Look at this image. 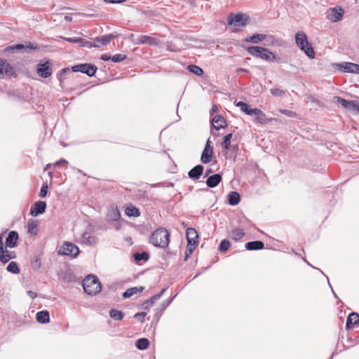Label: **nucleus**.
Listing matches in <instances>:
<instances>
[{
	"label": "nucleus",
	"instance_id": "1",
	"mask_svg": "<svg viewBox=\"0 0 359 359\" xmlns=\"http://www.w3.org/2000/svg\"><path fill=\"white\" fill-rule=\"evenodd\" d=\"M170 233L164 228H158L154 231L150 238L149 243L153 245L165 248L169 244Z\"/></svg>",
	"mask_w": 359,
	"mask_h": 359
},
{
	"label": "nucleus",
	"instance_id": "2",
	"mask_svg": "<svg viewBox=\"0 0 359 359\" xmlns=\"http://www.w3.org/2000/svg\"><path fill=\"white\" fill-rule=\"evenodd\" d=\"M247 51L250 55L267 62H279L280 60L274 53L264 47L251 46L247 48Z\"/></svg>",
	"mask_w": 359,
	"mask_h": 359
},
{
	"label": "nucleus",
	"instance_id": "3",
	"mask_svg": "<svg viewBox=\"0 0 359 359\" xmlns=\"http://www.w3.org/2000/svg\"><path fill=\"white\" fill-rule=\"evenodd\" d=\"M84 292L90 296L98 294L102 289L101 283L98 278L93 274L88 275L82 281Z\"/></svg>",
	"mask_w": 359,
	"mask_h": 359
},
{
	"label": "nucleus",
	"instance_id": "4",
	"mask_svg": "<svg viewBox=\"0 0 359 359\" xmlns=\"http://www.w3.org/2000/svg\"><path fill=\"white\" fill-rule=\"evenodd\" d=\"M295 42L299 48L306 56L313 59L315 57V52L311 44L308 41L307 36L303 31H298L295 34Z\"/></svg>",
	"mask_w": 359,
	"mask_h": 359
},
{
	"label": "nucleus",
	"instance_id": "5",
	"mask_svg": "<svg viewBox=\"0 0 359 359\" xmlns=\"http://www.w3.org/2000/svg\"><path fill=\"white\" fill-rule=\"evenodd\" d=\"M59 255L69 256L72 258H76L80 253V250L74 243L65 241L62 246L58 251Z\"/></svg>",
	"mask_w": 359,
	"mask_h": 359
},
{
	"label": "nucleus",
	"instance_id": "6",
	"mask_svg": "<svg viewBox=\"0 0 359 359\" xmlns=\"http://www.w3.org/2000/svg\"><path fill=\"white\" fill-rule=\"evenodd\" d=\"M36 70L41 78H48L53 74L52 64L48 60H42L37 64Z\"/></svg>",
	"mask_w": 359,
	"mask_h": 359
},
{
	"label": "nucleus",
	"instance_id": "7",
	"mask_svg": "<svg viewBox=\"0 0 359 359\" xmlns=\"http://www.w3.org/2000/svg\"><path fill=\"white\" fill-rule=\"evenodd\" d=\"M17 74L12 67L5 59L0 58V79L15 78Z\"/></svg>",
	"mask_w": 359,
	"mask_h": 359
},
{
	"label": "nucleus",
	"instance_id": "8",
	"mask_svg": "<svg viewBox=\"0 0 359 359\" xmlns=\"http://www.w3.org/2000/svg\"><path fill=\"white\" fill-rule=\"evenodd\" d=\"M336 102L340 104L341 107L346 111L353 112L355 114L359 113V103L355 100H346L339 96L334 97Z\"/></svg>",
	"mask_w": 359,
	"mask_h": 359
},
{
	"label": "nucleus",
	"instance_id": "9",
	"mask_svg": "<svg viewBox=\"0 0 359 359\" xmlns=\"http://www.w3.org/2000/svg\"><path fill=\"white\" fill-rule=\"evenodd\" d=\"M97 69V68L95 65L89 63L76 65L72 67V72L86 74L90 77L95 76Z\"/></svg>",
	"mask_w": 359,
	"mask_h": 359
},
{
	"label": "nucleus",
	"instance_id": "10",
	"mask_svg": "<svg viewBox=\"0 0 359 359\" xmlns=\"http://www.w3.org/2000/svg\"><path fill=\"white\" fill-rule=\"evenodd\" d=\"M39 48L38 47V46L36 44L32 43L31 42H27V43H26V44L18 43V44L13 45V46H8L4 49V51L11 53V52H13L15 50H17V51L22 50L23 52H25V53H30L32 50H39Z\"/></svg>",
	"mask_w": 359,
	"mask_h": 359
},
{
	"label": "nucleus",
	"instance_id": "11",
	"mask_svg": "<svg viewBox=\"0 0 359 359\" xmlns=\"http://www.w3.org/2000/svg\"><path fill=\"white\" fill-rule=\"evenodd\" d=\"M248 17L242 13H238L236 15L230 14L227 17V22L229 25H235L236 27H244L247 25Z\"/></svg>",
	"mask_w": 359,
	"mask_h": 359
},
{
	"label": "nucleus",
	"instance_id": "12",
	"mask_svg": "<svg viewBox=\"0 0 359 359\" xmlns=\"http://www.w3.org/2000/svg\"><path fill=\"white\" fill-rule=\"evenodd\" d=\"M343 72L354 73L359 74V65L352 62H341L337 65Z\"/></svg>",
	"mask_w": 359,
	"mask_h": 359
},
{
	"label": "nucleus",
	"instance_id": "13",
	"mask_svg": "<svg viewBox=\"0 0 359 359\" xmlns=\"http://www.w3.org/2000/svg\"><path fill=\"white\" fill-rule=\"evenodd\" d=\"M46 202L39 201L34 203L30 210V214L32 216L37 217L46 212Z\"/></svg>",
	"mask_w": 359,
	"mask_h": 359
},
{
	"label": "nucleus",
	"instance_id": "14",
	"mask_svg": "<svg viewBox=\"0 0 359 359\" xmlns=\"http://www.w3.org/2000/svg\"><path fill=\"white\" fill-rule=\"evenodd\" d=\"M209 142L208 140L201 156V161L204 164H207L210 162L213 154V148L210 145Z\"/></svg>",
	"mask_w": 359,
	"mask_h": 359
},
{
	"label": "nucleus",
	"instance_id": "15",
	"mask_svg": "<svg viewBox=\"0 0 359 359\" xmlns=\"http://www.w3.org/2000/svg\"><path fill=\"white\" fill-rule=\"evenodd\" d=\"M135 43L158 46L159 43V39L147 35H141L137 39V41Z\"/></svg>",
	"mask_w": 359,
	"mask_h": 359
},
{
	"label": "nucleus",
	"instance_id": "16",
	"mask_svg": "<svg viewBox=\"0 0 359 359\" xmlns=\"http://www.w3.org/2000/svg\"><path fill=\"white\" fill-rule=\"evenodd\" d=\"M344 14V10L341 7H334L330 9V13L329 14V19L333 22H336L341 20Z\"/></svg>",
	"mask_w": 359,
	"mask_h": 359
},
{
	"label": "nucleus",
	"instance_id": "17",
	"mask_svg": "<svg viewBox=\"0 0 359 359\" xmlns=\"http://www.w3.org/2000/svg\"><path fill=\"white\" fill-rule=\"evenodd\" d=\"M19 239V234L16 231H11L8 233L6 238V247L13 248L17 245Z\"/></svg>",
	"mask_w": 359,
	"mask_h": 359
},
{
	"label": "nucleus",
	"instance_id": "18",
	"mask_svg": "<svg viewBox=\"0 0 359 359\" xmlns=\"http://www.w3.org/2000/svg\"><path fill=\"white\" fill-rule=\"evenodd\" d=\"M121 217V212L117 207H111L109 209L106 216L107 222L111 223L112 222H118Z\"/></svg>",
	"mask_w": 359,
	"mask_h": 359
},
{
	"label": "nucleus",
	"instance_id": "19",
	"mask_svg": "<svg viewBox=\"0 0 359 359\" xmlns=\"http://www.w3.org/2000/svg\"><path fill=\"white\" fill-rule=\"evenodd\" d=\"M204 167L201 165H196L188 172V176L193 180H198L203 175Z\"/></svg>",
	"mask_w": 359,
	"mask_h": 359
},
{
	"label": "nucleus",
	"instance_id": "20",
	"mask_svg": "<svg viewBox=\"0 0 359 359\" xmlns=\"http://www.w3.org/2000/svg\"><path fill=\"white\" fill-rule=\"evenodd\" d=\"M98 242V238L95 236L90 235L88 232H84L81 238V243L88 245V246H94Z\"/></svg>",
	"mask_w": 359,
	"mask_h": 359
},
{
	"label": "nucleus",
	"instance_id": "21",
	"mask_svg": "<svg viewBox=\"0 0 359 359\" xmlns=\"http://www.w3.org/2000/svg\"><path fill=\"white\" fill-rule=\"evenodd\" d=\"M359 323V314L355 312L351 313L346 319V328L347 330L352 329Z\"/></svg>",
	"mask_w": 359,
	"mask_h": 359
},
{
	"label": "nucleus",
	"instance_id": "22",
	"mask_svg": "<svg viewBox=\"0 0 359 359\" xmlns=\"http://www.w3.org/2000/svg\"><path fill=\"white\" fill-rule=\"evenodd\" d=\"M232 137H233V134L231 133H230L226 135L223 137V142L222 143V147L224 151H225L224 155H226V151L228 150L231 149L233 151H235L238 149V147L236 145L231 147V140Z\"/></svg>",
	"mask_w": 359,
	"mask_h": 359
},
{
	"label": "nucleus",
	"instance_id": "23",
	"mask_svg": "<svg viewBox=\"0 0 359 359\" xmlns=\"http://www.w3.org/2000/svg\"><path fill=\"white\" fill-rule=\"evenodd\" d=\"M222 175L216 173L209 176L206 180V184L209 188L216 187L222 181Z\"/></svg>",
	"mask_w": 359,
	"mask_h": 359
},
{
	"label": "nucleus",
	"instance_id": "24",
	"mask_svg": "<svg viewBox=\"0 0 359 359\" xmlns=\"http://www.w3.org/2000/svg\"><path fill=\"white\" fill-rule=\"evenodd\" d=\"M176 295L168 298V299L163 301L161 305L156 309V314L155 316L156 318H159L161 316L164 311L166 309L167 307L169 306V305L171 304V302L173 301V299L175 298Z\"/></svg>",
	"mask_w": 359,
	"mask_h": 359
},
{
	"label": "nucleus",
	"instance_id": "25",
	"mask_svg": "<svg viewBox=\"0 0 359 359\" xmlns=\"http://www.w3.org/2000/svg\"><path fill=\"white\" fill-rule=\"evenodd\" d=\"M36 320L39 323L46 324L50 321V313L47 310L38 311L36 314Z\"/></svg>",
	"mask_w": 359,
	"mask_h": 359
},
{
	"label": "nucleus",
	"instance_id": "26",
	"mask_svg": "<svg viewBox=\"0 0 359 359\" xmlns=\"http://www.w3.org/2000/svg\"><path fill=\"white\" fill-rule=\"evenodd\" d=\"M16 257L15 252L14 251H8L7 249L4 248V250L0 252V261L3 264L7 263L9 260L15 259Z\"/></svg>",
	"mask_w": 359,
	"mask_h": 359
},
{
	"label": "nucleus",
	"instance_id": "27",
	"mask_svg": "<svg viewBox=\"0 0 359 359\" xmlns=\"http://www.w3.org/2000/svg\"><path fill=\"white\" fill-rule=\"evenodd\" d=\"M247 250H259L264 248V243L261 241H249L245 245Z\"/></svg>",
	"mask_w": 359,
	"mask_h": 359
},
{
	"label": "nucleus",
	"instance_id": "28",
	"mask_svg": "<svg viewBox=\"0 0 359 359\" xmlns=\"http://www.w3.org/2000/svg\"><path fill=\"white\" fill-rule=\"evenodd\" d=\"M267 38V35L264 34H254L250 36L246 37L245 39V41L252 43H259L263 40L266 39Z\"/></svg>",
	"mask_w": 359,
	"mask_h": 359
},
{
	"label": "nucleus",
	"instance_id": "29",
	"mask_svg": "<svg viewBox=\"0 0 359 359\" xmlns=\"http://www.w3.org/2000/svg\"><path fill=\"white\" fill-rule=\"evenodd\" d=\"M245 233L243 229L235 227L230 232V237L235 241H240L245 236Z\"/></svg>",
	"mask_w": 359,
	"mask_h": 359
},
{
	"label": "nucleus",
	"instance_id": "30",
	"mask_svg": "<svg viewBox=\"0 0 359 359\" xmlns=\"http://www.w3.org/2000/svg\"><path fill=\"white\" fill-rule=\"evenodd\" d=\"M228 203L231 205H236L241 201V196L237 191H231L227 196Z\"/></svg>",
	"mask_w": 359,
	"mask_h": 359
},
{
	"label": "nucleus",
	"instance_id": "31",
	"mask_svg": "<svg viewBox=\"0 0 359 359\" xmlns=\"http://www.w3.org/2000/svg\"><path fill=\"white\" fill-rule=\"evenodd\" d=\"M144 287L142 286H140V287H130L128 290H126L123 293V297L124 299H127V298H130V297H132L133 294L137 293V292H141L144 290Z\"/></svg>",
	"mask_w": 359,
	"mask_h": 359
},
{
	"label": "nucleus",
	"instance_id": "32",
	"mask_svg": "<svg viewBox=\"0 0 359 359\" xmlns=\"http://www.w3.org/2000/svg\"><path fill=\"white\" fill-rule=\"evenodd\" d=\"M116 37L113 34H105L94 39L95 42L101 43L102 45L108 44L112 39Z\"/></svg>",
	"mask_w": 359,
	"mask_h": 359
},
{
	"label": "nucleus",
	"instance_id": "33",
	"mask_svg": "<svg viewBox=\"0 0 359 359\" xmlns=\"http://www.w3.org/2000/svg\"><path fill=\"white\" fill-rule=\"evenodd\" d=\"M219 121H222V122H224L225 123V120L224 118V117L221 115H216L214 117L212 118L211 119V123L212 125V127L217 130H220L221 128H224L226 126V125L225 126H223L222 124H219V125H215V123H218Z\"/></svg>",
	"mask_w": 359,
	"mask_h": 359
},
{
	"label": "nucleus",
	"instance_id": "34",
	"mask_svg": "<svg viewBox=\"0 0 359 359\" xmlns=\"http://www.w3.org/2000/svg\"><path fill=\"white\" fill-rule=\"evenodd\" d=\"M125 214L128 217H139L140 215V210L136 208L135 206L130 205L129 206H127L125 209Z\"/></svg>",
	"mask_w": 359,
	"mask_h": 359
},
{
	"label": "nucleus",
	"instance_id": "35",
	"mask_svg": "<svg viewBox=\"0 0 359 359\" xmlns=\"http://www.w3.org/2000/svg\"><path fill=\"white\" fill-rule=\"evenodd\" d=\"M135 346L139 350L143 351L147 349L149 346V341L147 338L138 339L135 342Z\"/></svg>",
	"mask_w": 359,
	"mask_h": 359
},
{
	"label": "nucleus",
	"instance_id": "36",
	"mask_svg": "<svg viewBox=\"0 0 359 359\" xmlns=\"http://www.w3.org/2000/svg\"><path fill=\"white\" fill-rule=\"evenodd\" d=\"M109 316L114 320H121L124 317V313L121 311L111 309L109 311Z\"/></svg>",
	"mask_w": 359,
	"mask_h": 359
},
{
	"label": "nucleus",
	"instance_id": "37",
	"mask_svg": "<svg viewBox=\"0 0 359 359\" xmlns=\"http://www.w3.org/2000/svg\"><path fill=\"white\" fill-rule=\"evenodd\" d=\"M187 69L191 73L196 76H202L204 73L202 68L195 65H189L187 66Z\"/></svg>",
	"mask_w": 359,
	"mask_h": 359
},
{
	"label": "nucleus",
	"instance_id": "38",
	"mask_svg": "<svg viewBox=\"0 0 359 359\" xmlns=\"http://www.w3.org/2000/svg\"><path fill=\"white\" fill-rule=\"evenodd\" d=\"M6 269L8 272L13 274H18L20 271L18 264L14 261H12L8 264Z\"/></svg>",
	"mask_w": 359,
	"mask_h": 359
},
{
	"label": "nucleus",
	"instance_id": "39",
	"mask_svg": "<svg viewBox=\"0 0 359 359\" xmlns=\"http://www.w3.org/2000/svg\"><path fill=\"white\" fill-rule=\"evenodd\" d=\"M230 246H231L230 241L226 238L223 239V240H222V241L220 242V243L219 245L218 250L220 252H225L229 250Z\"/></svg>",
	"mask_w": 359,
	"mask_h": 359
},
{
	"label": "nucleus",
	"instance_id": "40",
	"mask_svg": "<svg viewBox=\"0 0 359 359\" xmlns=\"http://www.w3.org/2000/svg\"><path fill=\"white\" fill-rule=\"evenodd\" d=\"M149 258V255L147 252H135L134 254V259L137 262L140 261H147Z\"/></svg>",
	"mask_w": 359,
	"mask_h": 359
},
{
	"label": "nucleus",
	"instance_id": "41",
	"mask_svg": "<svg viewBox=\"0 0 359 359\" xmlns=\"http://www.w3.org/2000/svg\"><path fill=\"white\" fill-rule=\"evenodd\" d=\"M157 300V298L155 297V295H154L149 299L144 302L141 306V308L144 309H149V306L154 305Z\"/></svg>",
	"mask_w": 359,
	"mask_h": 359
},
{
	"label": "nucleus",
	"instance_id": "42",
	"mask_svg": "<svg viewBox=\"0 0 359 359\" xmlns=\"http://www.w3.org/2000/svg\"><path fill=\"white\" fill-rule=\"evenodd\" d=\"M28 233L32 235L37 234V225L34 221H29L27 225Z\"/></svg>",
	"mask_w": 359,
	"mask_h": 359
},
{
	"label": "nucleus",
	"instance_id": "43",
	"mask_svg": "<svg viewBox=\"0 0 359 359\" xmlns=\"http://www.w3.org/2000/svg\"><path fill=\"white\" fill-rule=\"evenodd\" d=\"M186 237H187V238H198V235L195 229L190 227V228H187L186 230Z\"/></svg>",
	"mask_w": 359,
	"mask_h": 359
},
{
	"label": "nucleus",
	"instance_id": "44",
	"mask_svg": "<svg viewBox=\"0 0 359 359\" xmlns=\"http://www.w3.org/2000/svg\"><path fill=\"white\" fill-rule=\"evenodd\" d=\"M126 57V55L118 53L111 56V61L117 63L123 61Z\"/></svg>",
	"mask_w": 359,
	"mask_h": 359
},
{
	"label": "nucleus",
	"instance_id": "45",
	"mask_svg": "<svg viewBox=\"0 0 359 359\" xmlns=\"http://www.w3.org/2000/svg\"><path fill=\"white\" fill-rule=\"evenodd\" d=\"M270 93L276 97H282L285 95V91L280 88H271Z\"/></svg>",
	"mask_w": 359,
	"mask_h": 359
},
{
	"label": "nucleus",
	"instance_id": "46",
	"mask_svg": "<svg viewBox=\"0 0 359 359\" xmlns=\"http://www.w3.org/2000/svg\"><path fill=\"white\" fill-rule=\"evenodd\" d=\"M195 248H196L195 246H191V245H187L186 250H185V257H184L185 261H187L188 257L193 253Z\"/></svg>",
	"mask_w": 359,
	"mask_h": 359
},
{
	"label": "nucleus",
	"instance_id": "47",
	"mask_svg": "<svg viewBox=\"0 0 359 359\" xmlns=\"http://www.w3.org/2000/svg\"><path fill=\"white\" fill-rule=\"evenodd\" d=\"M48 187L47 183H43L41 186L40 192H39V196L41 198H45L47 196L48 194Z\"/></svg>",
	"mask_w": 359,
	"mask_h": 359
},
{
	"label": "nucleus",
	"instance_id": "48",
	"mask_svg": "<svg viewBox=\"0 0 359 359\" xmlns=\"http://www.w3.org/2000/svg\"><path fill=\"white\" fill-rule=\"evenodd\" d=\"M64 39L68 42L72 43H79L81 44V41H83V38L80 37H66Z\"/></svg>",
	"mask_w": 359,
	"mask_h": 359
},
{
	"label": "nucleus",
	"instance_id": "49",
	"mask_svg": "<svg viewBox=\"0 0 359 359\" xmlns=\"http://www.w3.org/2000/svg\"><path fill=\"white\" fill-rule=\"evenodd\" d=\"M80 46H82V47H88V48H92V47L99 48L100 47L99 45H97L95 43H93L92 42L86 41L83 39V41H81Z\"/></svg>",
	"mask_w": 359,
	"mask_h": 359
},
{
	"label": "nucleus",
	"instance_id": "50",
	"mask_svg": "<svg viewBox=\"0 0 359 359\" xmlns=\"http://www.w3.org/2000/svg\"><path fill=\"white\" fill-rule=\"evenodd\" d=\"M280 113H281L282 114H284L288 117H290V118H292V117H295L296 116V113L293 111H291V110H287V109H280L279 110Z\"/></svg>",
	"mask_w": 359,
	"mask_h": 359
},
{
	"label": "nucleus",
	"instance_id": "51",
	"mask_svg": "<svg viewBox=\"0 0 359 359\" xmlns=\"http://www.w3.org/2000/svg\"><path fill=\"white\" fill-rule=\"evenodd\" d=\"M147 313L144 311L137 313L134 315V318H137L140 323H144Z\"/></svg>",
	"mask_w": 359,
	"mask_h": 359
},
{
	"label": "nucleus",
	"instance_id": "52",
	"mask_svg": "<svg viewBox=\"0 0 359 359\" xmlns=\"http://www.w3.org/2000/svg\"><path fill=\"white\" fill-rule=\"evenodd\" d=\"M261 115V116L266 117V114L263 113L260 109L257 108L252 109L250 111V115Z\"/></svg>",
	"mask_w": 359,
	"mask_h": 359
},
{
	"label": "nucleus",
	"instance_id": "53",
	"mask_svg": "<svg viewBox=\"0 0 359 359\" xmlns=\"http://www.w3.org/2000/svg\"><path fill=\"white\" fill-rule=\"evenodd\" d=\"M266 39L267 40V42L269 44H271V45H276L277 44L278 40L273 35L267 36V38Z\"/></svg>",
	"mask_w": 359,
	"mask_h": 359
},
{
	"label": "nucleus",
	"instance_id": "54",
	"mask_svg": "<svg viewBox=\"0 0 359 359\" xmlns=\"http://www.w3.org/2000/svg\"><path fill=\"white\" fill-rule=\"evenodd\" d=\"M252 108L250 105L248 103H245V105L241 108V111L248 115H250V111Z\"/></svg>",
	"mask_w": 359,
	"mask_h": 359
},
{
	"label": "nucleus",
	"instance_id": "55",
	"mask_svg": "<svg viewBox=\"0 0 359 359\" xmlns=\"http://www.w3.org/2000/svg\"><path fill=\"white\" fill-rule=\"evenodd\" d=\"M41 266V261L39 259H36L34 261L32 262V269L36 270L39 269Z\"/></svg>",
	"mask_w": 359,
	"mask_h": 359
},
{
	"label": "nucleus",
	"instance_id": "56",
	"mask_svg": "<svg viewBox=\"0 0 359 359\" xmlns=\"http://www.w3.org/2000/svg\"><path fill=\"white\" fill-rule=\"evenodd\" d=\"M187 245H191V246H195L198 244V238H187Z\"/></svg>",
	"mask_w": 359,
	"mask_h": 359
},
{
	"label": "nucleus",
	"instance_id": "57",
	"mask_svg": "<svg viewBox=\"0 0 359 359\" xmlns=\"http://www.w3.org/2000/svg\"><path fill=\"white\" fill-rule=\"evenodd\" d=\"M68 162L65 158H60L59 161H57L56 163L53 164V167H57L60 166L62 165H67Z\"/></svg>",
	"mask_w": 359,
	"mask_h": 359
},
{
	"label": "nucleus",
	"instance_id": "58",
	"mask_svg": "<svg viewBox=\"0 0 359 359\" xmlns=\"http://www.w3.org/2000/svg\"><path fill=\"white\" fill-rule=\"evenodd\" d=\"M6 231H7V230L5 231L4 232L0 233V252H2V250H4L3 238H4V234Z\"/></svg>",
	"mask_w": 359,
	"mask_h": 359
},
{
	"label": "nucleus",
	"instance_id": "59",
	"mask_svg": "<svg viewBox=\"0 0 359 359\" xmlns=\"http://www.w3.org/2000/svg\"><path fill=\"white\" fill-rule=\"evenodd\" d=\"M126 0H104L107 4H121L125 2Z\"/></svg>",
	"mask_w": 359,
	"mask_h": 359
},
{
	"label": "nucleus",
	"instance_id": "60",
	"mask_svg": "<svg viewBox=\"0 0 359 359\" xmlns=\"http://www.w3.org/2000/svg\"><path fill=\"white\" fill-rule=\"evenodd\" d=\"M28 296L32 298V299H35L37 297V294L35 292H33L32 290H28L27 292Z\"/></svg>",
	"mask_w": 359,
	"mask_h": 359
},
{
	"label": "nucleus",
	"instance_id": "61",
	"mask_svg": "<svg viewBox=\"0 0 359 359\" xmlns=\"http://www.w3.org/2000/svg\"><path fill=\"white\" fill-rule=\"evenodd\" d=\"M100 58L103 61H109V60H111V56H110L107 54L102 55Z\"/></svg>",
	"mask_w": 359,
	"mask_h": 359
},
{
	"label": "nucleus",
	"instance_id": "62",
	"mask_svg": "<svg viewBox=\"0 0 359 359\" xmlns=\"http://www.w3.org/2000/svg\"><path fill=\"white\" fill-rule=\"evenodd\" d=\"M245 222L247 224H250V223H251V221L249 220L246 217L243 216V218L241 219H240L239 224H243Z\"/></svg>",
	"mask_w": 359,
	"mask_h": 359
},
{
	"label": "nucleus",
	"instance_id": "63",
	"mask_svg": "<svg viewBox=\"0 0 359 359\" xmlns=\"http://www.w3.org/2000/svg\"><path fill=\"white\" fill-rule=\"evenodd\" d=\"M165 292V288H163L159 293L156 294H154L155 297L157 298V299L158 300L164 294V292Z\"/></svg>",
	"mask_w": 359,
	"mask_h": 359
},
{
	"label": "nucleus",
	"instance_id": "64",
	"mask_svg": "<svg viewBox=\"0 0 359 359\" xmlns=\"http://www.w3.org/2000/svg\"><path fill=\"white\" fill-rule=\"evenodd\" d=\"M63 76H64V74H62V73H61V72H60L57 74V79L59 80V81H60V83H62V81H63V80H64V77H63Z\"/></svg>",
	"mask_w": 359,
	"mask_h": 359
}]
</instances>
